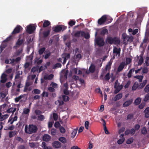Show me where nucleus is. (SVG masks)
<instances>
[{
    "label": "nucleus",
    "instance_id": "e2e57ef3",
    "mask_svg": "<svg viewBox=\"0 0 149 149\" xmlns=\"http://www.w3.org/2000/svg\"><path fill=\"white\" fill-rule=\"evenodd\" d=\"M145 105L146 103L145 102H142L139 105V108L140 109H142L145 107Z\"/></svg>",
    "mask_w": 149,
    "mask_h": 149
},
{
    "label": "nucleus",
    "instance_id": "a19ab883",
    "mask_svg": "<svg viewBox=\"0 0 149 149\" xmlns=\"http://www.w3.org/2000/svg\"><path fill=\"white\" fill-rule=\"evenodd\" d=\"M125 140V138H123L119 139L117 141V143L118 144L120 145L123 143Z\"/></svg>",
    "mask_w": 149,
    "mask_h": 149
},
{
    "label": "nucleus",
    "instance_id": "3c124183",
    "mask_svg": "<svg viewBox=\"0 0 149 149\" xmlns=\"http://www.w3.org/2000/svg\"><path fill=\"white\" fill-rule=\"evenodd\" d=\"M12 36L11 35L9 37H8L6 39L3 41L4 42H8L10 41L12 39Z\"/></svg>",
    "mask_w": 149,
    "mask_h": 149
},
{
    "label": "nucleus",
    "instance_id": "a211bd4d",
    "mask_svg": "<svg viewBox=\"0 0 149 149\" xmlns=\"http://www.w3.org/2000/svg\"><path fill=\"white\" fill-rule=\"evenodd\" d=\"M54 77V75L53 74H51L48 75H44V78L45 80H51Z\"/></svg>",
    "mask_w": 149,
    "mask_h": 149
},
{
    "label": "nucleus",
    "instance_id": "7ed1b4c3",
    "mask_svg": "<svg viewBox=\"0 0 149 149\" xmlns=\"http://www.w3.org/2000/svg\"><path fill=\"white\" fill-rule=\"evenodd\" d=\"M27 34L26 35L25 34H24L23 35H21L23 37L22 38L20 39L19 38L18 40L17 41L15 45L13 47V48L15 49H16L17 47H18L22 45L24 42L25 41V38L28 36Z\"/></svg>",
    "mask_w": 149,
    "mask_h": 149
},
{
    "label": "nucleus",
    "instance_id": "79ce46f5",
    "mask_svg": "<svg viewBox=\"0 0 149 149\" xmlns=\"http://www.w3.org/2000/svg\"><path fill=\"white\" fill-rule=\"evenodd\" d=\"M144 91L145 93H149V84H148L145 87L144 90Z\"/></svg>",
    "mask_w": 149,
    "mask_h": 149
},
{
    "label": "nucleus",
    "instance_id": "20e7f679",
    "mask_svg": "<svg viewBox=\"0 0 149 149\" xmlns=\"http://www.w3.org/2000/svg\"><path fill=\"white\" fill-rule=\"evenodd\" d=\"M96 43L99 47H102L104 45V42L103 39L101 38H98L95 40Z\"/></svg>",
    "mask_w": 149,
    "mask_h": 149
},
{
    "label": "nucleus",
    "instance_id": "4d7b16f0",
    "mask_svg": "<svg viewBox=\"0 0 149 149\" xmlns=\"http://www.w3.org/2000/svg\"><path fill=\"white\" fill-rule=\"evenodd\" d=\"M149 100V93H147L145 96V98L143 99V101L145 102H146Z\"/></svg>",
    "mask_w": 149,
    "mask_h": 149
},
{
    "label": "nucleus",
    "instance_id": "cd10ccee",
    "mask_svg": "<svg viewBox=\"0 0 149 149\" xmlns=\"http://www.w3.org/2000/svg\"><path fill=\"white\" fill-rule=\"evenodd\" d=\"M50 24V22L48 20H45L43 24V27L44 28L46 27L49 25Z\"/></svg>",
    "mask_w": 149,
    "mask_h": 149
},
{
    "label": "nucleus",
    "instance_id": "9d476101",
    "mask_svg": "<svg viewBox=\"0 0 149 149\" xmlns=\"http://www.w3.org/2000/svg\"><path fill=\"white\" fill-rule=\"evenodd\" d=\"M120 53V48H118L116 47H114L113 49V53L114 54V56L116 55V56L118 55L119 56Z\"/></svg>",
    "mask_w": 149,
    "mask_h": 149
},
{
    "label": "nucleus",
    "instance_id": "e433bc0d",
    "mask_svg": "<svg viewBox=\"0 0 149 149\" xmlns=\"http://www.w3.org/2000/svg\"><path fill=\"white\" fill-rule=\"evenodd\" d=\"M50 31L49 30H48L46 31H44L43 33V35L44 37V38L47 37L50 33Z\"/></svg>",
    "mask_w": 149,
    "mask_h": 149
},
{
    "label": "nucleus",
    "instance_id": "6e6552de",
    "mask_svg": "<svg viewBox=\"0 0 149 149\" xmlns=\"http://www.w3.org/2000/svg\"><path fill=\"white\" fill-rule=\"evenodd\" d=\"M22 29V28L20 26L18 25L14 29L13 31L12 32V34H15L19 33L20 30Z\"/></svg>",
    "mask_w": 149,
    "mask_h": 149
},
{
    "label": "nucleus",
    "instance_id": "c03bdc74",
    "mask_svg": "<svg viewBox=\"0 0 149 149\" xmlns=\"http://www.w3.org/2000/svg\"><path fill=\"white\" fill-rule=\"evenodd\" d=\"M75 24V22L73 20H70L68 22V24L70 26H72L73 25H74Z\"/></svg>",
    "mask_w": 149,
    "mask_h": 149
},
{
    "label": "nucleus",
    "instance_id": "09e8293b",
    "mask_svg": "<svg viewBox=\"0 0 149 149\" xmlns=\"http://www.w3.org/2000/svg\"><path fill=\"white\" fill-rule=\"evenodd\" d=\"M44 116L42 115H41L38 116V120L40 121H42L45 119Z\"/></svg>",
    "mask_w": 149,
    "mask_h": 149
},
{
    "label": "nucleus",
    "instance_id": "f03ea898",
    "mask_svg": "<svg viewBox=\"0 0 149 149\" xmlns=\"http://www.w3.org/2000/svg\"><path fill=\"white\" fill-rule=\"evenodd\" d=\"M106 40L108 43L111 44H114L116 45H119L120 43V40L116 37L112 38L111 37H108Z\"/></svg>",
    "mask_w": 149,
    "mask_h": 149
},
{
    "label": "nucleus",
    "instance_id": "f704fd0d",
    "mask_svg": "<svg viewBox=\"0 0 149 149\" xmlns=\"http://www.w3.org/2000/svg\"><path fill=\"white\" fill-rule=\"evenodd\" d=\"M56 104L58 105L59 106H61L63 105L64 102L63 101L61 100H58L55 102Z\"/></svg>",
    "mask_w": 149,
    "mask_h": 149
},
{
    "label": "nucleus",
    "instance_id": "c756f323",
    "mask_svg": "<svg viewBox=\"0 0 149 149\" xmlns=\"http://www.w3.org/2000/svg\"><path fill=\"white\" fill-rule=\"evenodd\" d=\"M8 116L9 115L8 114H6L3 115H1V118H0V121H2L8 118Z\"/></svg>",
    "mask_w": 149,
    "mask_h": 149
},
{
    "label": "nucleus",
    "instance_id": "603ef678",
    "mask_svg": "<svg viewBox=\"0 0 149 149\" xmlns=\"http://www.w3.org/2000/svg\"><path fill=\"white\" fill-rule=\"evenodd\" d=\"M53 116L54 120L56 121L58 118V116L56 113H54L53 114Z\"/></svg>",
    "mask_w": 149,
    "mask_h": 149
},
{
    "label": "nucleus",
    "instance_id": "1a4fd4ad",
    "mask_svg": "<svg viewBox=\"0 0 149 149\" xmlns=\"http://www.w3.org/2000/svg\"><path fill=\"white\" fill-rule=\"evenodd\" d=\"M61 143L59 141H55L52 143V146L56 148H61Z\"/></svg>",
    "mask_w": 149,
    "mask_h": 149
},
{
    "label": "nucleus",
    "instance_id": "4be33fe9",
    "mask_svg": "<svg viewBox=\"0 0 149 149\" xmlns=\"http://www.w3.org/2000/svg\"><path fill=\"white\" fill-rule=\"evenodd\" d=\"M145 116L147 118H149V107H147L144 111Z\"/></svg>",
    "mask_w": 149,
    "mask_h": 149
},
{
    "label": "nucleus",
    "instance_id": "423d86ee",
    "mask_svg": "<svg viewBox=\"0 0 149 149\" xmlns=\"http://www.w3.org/2000/svg\"><path fill=\"white\" fill-rule=\"evenodd\" d=\"M70 56V54L69 53H64L62 54V57L64 59L63 64L65 63L67 60L69 59Z\"/></svg>",
    "mask_w": 149,
    "mask_h": 149
},
{
    "label": "nucleus",
    "instance_id": "2f4dec72",
    "mask_svg": "<svg viewBox=\"0 0 149 149\" xmlns=\"http://www.w3.org/2000/svg\"><path fill=\"white\" fill-rule=\"evenodd\" d=\"M147 80H143V83L140 84V85L139 88L141 89L143 88L146 84L147 82Z\"/></svg>",
    "mask_w": 149,
    "mask_h": 149
},
{
    "label": "nucleus",
    "instance_id": "7c9ffc66",
    "mask_svg": "<svg viewBox=\"0 0 149 149\" xmlns=\"http://www.w3.org/2000/svg\"><path fill=\"white\" fill-rule=\"evenodd\" d=\"M83 31H77L76 33H75L74 34V37L77 38L79 37L80 36V35L81 36V32Z\"/></svg>",
    "mask_w": 149,
    "mask_h": 149
},
{
    "label": "nucleus",
    "instance_id": "39448f33",
    "mask_svg": "<svg viewBox=\"0 0 149 149\" xmlns=\"http://www.w3.org/2000/svg\"><path fill=\"white\" fill-rule=\"evenodd\" d=\"M36 29V27L33 26L29 25L27 26L26 31L30 34H31Z\"/></svg>",
    "mask_w": 149,
    "mask_h": 149
},
{
    "label": "nucleus",
    "instance_id": "0eeeda50",
    "mask_svg": "<svg viewBox=\"0 0 149 149\" xmlns=\"http://www.w3.org/2000/svg\"><path fill=\"white\" fill-rule=\"evenodd\" d=\"M107 19L106 15H103L98 21V23L100 25H101L104 23Z\"/></svg>",
    "mask_w": 149,
    "mask_h": 149
},
{
    "label": "nucleus",
    "instance_id": "774afa93",
    "mask_svg": "<svg viewBox=\"0 0 149 149\" xmlns=\"http://www.w3.org/2000/svg\"><path fill=\"white\" fill-rule=\"evenodd\" d=\"M131 83V81L130 80L128 81L125 85L124 86L125 88H127L128 87Z\"/></svg>",
    "mask_w": 149,
    "mask_h": 149
},
{
    "label": "nucleus",
    "instance_id": "dca6fc26",
    "mask_svg": "<svg viewBox=\"0 0 149 149\" xmlns=\"http://www.w3.org/2000/svg\"><path fill=\"white\" fill-rule=\"evenodd\" d=\"M81 36L84 37L86 39H88L90 38V36L88 32L86 33L84 31H83L81 33Z\"/></svg>",
    "mask_w": 149,
    "mask_h": 149
},
{
    "label": "nucleus",
    "instance_id": "de8ad7c7",
    "mask_svg": "<svg viewBox=\"0 0 149 149\" xmlns=\"http://www.w3.org/2000/svg\"><path fill=\"white\" fill-rule=\"evenodd\" d=\"M62 98L63 100L65 102L68 101L69 100V97L68 96L65 95H63Z\"/></svg>",
    "mask_w": 149,
    "mask_h": 149
},
{
    "label": "nucleus",
    "instance_id": "72a5a7b5",
    "mask_svg": "<svg viewBox=\"0 0 149 149\" xmlns=\"http://www.w3.org/2000/svg\"><path fill=\"white\" fill-rule=\"evenodd\" d=\"M143 77V75H140V76L137 75V76H135L134 77V78H136L139 79V82H141L142 81Z\"/></svg>",
    "mask_w": 149,
    "mask_h": 149
},
{
    "label": "nucleus",
    "instance_id": "49530a36",
    "mask_svg": "<svg viewBox=\"0 0 149 149\" xmlns=\"http://www.w3.org/2000/svg\"><path fill=\"white\" fill-rule=\"evenodd\" d=\"M141 133L144 135L146 134L147 133L146 129L145 127H143L141 130Z\"/></svg>",
    "mask_w": 149,
    "mask_h": 149
},
{
    "label": "nucleus",
    "instance_id": "8fccbe9b",
    "mask_svg": "<svg viewBox=\"0 0 149 149\" xmlns=\"http://www.w3.org/2000/svg\"><path fill=\"white\" fill-rule=\"evenodd\" d=\"M61 66V64L59 63H57L55 64L53 67V69H55L57 68H60Z\"/></svg>",
    "mask_w": 149,
    "mask_h": 149
},
{
    "label": "nucleus",
    "instance_id": "aec40b11",
    "mask_svg": "<svg viewBox=\"0 0 149 149\" xmlns=\"http://www.w3.org/2000/svg\"><path fill=\"white\" fill-rule=\"evenodd\" d=\"M122 94L121 93H119L117 95L113 98V100L116 101L120 99L122 97Z\"/></svg>",
    "mask_w": 149,
    "mask_h": 149
},
{
    "label": "nucleus",
    "instance_id": "c9c22d12",
    "mask_svg": "<svg viewBox=\"0 0 149 149\" xmlns=\"http://www.w3.org/2000/svg\"><path fill=\"white\" fill-rule=\"evenodd\" d=\"M134 141V139L132 137H131L128 139L126 141V143L127 144H130L132 143Z\"/></svg>",
    "mask_w": 149,
    "mask_h": 149
},
{
    "label": "nucleus",
    "instance_id": "37998d69",
    "mask_svg": "<svg viewBox=\"0 0 149 149\" xmlns=\"http://www.w3.org/2000/svg\"><path fill=\"white\" fill-rule=\"evenodd\" d=\"M110 78V76L109 72L107 73L104 77V79L106 81H108Z\"/></svg>",
    "mask_w": 149,
    "mask_h": 149
},
{
    "label": "nucleus",
    "instance_id": "c85d7f7f",
    "mask_svg": "<svg viewBox=\"0 0 149 149\" xmlns=\"http://www.w3.org/2000/svg\"><path fill=\"white\" fill-rule=\"evenodd\" d=\"M141 99L140 97L137 98L134 101V104L135 105H138L141 102Z\"/></svg>",
    "mask_w": 149,
    "mask_h": 149
},
{
    "label": "nucleus",
    "instance_id": "bb28decb",
    "mask_svg": "<svg viewBox=\"0 0 149 149\" xmlns=\"http://www.w3.org/2000/svg\"><path fill=\"white\" fill-rule=\"evenodd\" d=\"M42 147L44 149H52L51 146H47L45 142H43L42 143Z\"/></svg>",
    "mask_w": 149,
    "mask_h": 149
},
{
    "label": "nucleus",
    "instance_id": "f257e3e1",
    "mask_svg": "<svg viewBox=\"0 0 149 149\" xmlns=\"http://www.w3.org/2000/svg\"><path fill=\"white\" fill-rule=\"evenodd\" d=\"M25 131L28 134H32L33 133H36L38 130L37 127L33 125H29V128L28 129L27 125H25Z\"/></svg>",
    "mask_w": 149,
    "mask_h": 149
},
{
    "label": "nucleus",
    "instance_id": "58836bf2",
    "mask_svg": "<svg viewBox=\"0 0 149 149\" xmlns=\"http://www.w3.org/2000/svg\"><path fill=\"white\" fill-rule=\"evenodd\" d=\"M148 39L146 38V37L144 38L143 40V42L141 43L140 45V47H143V45L144 43H146L148 41Z\"/></svg>",
    "mask_w": 149,
    "mask_h": 149
},
{
    "label": "nucleus",
    "instance_id": "a18cd8bd",
    "mask_svg": "<svg viewBox=\"0 0 149 149\" xmlns=\"http://www.w3.org/2000/svg\"><path fill=\"white\" fill-rule=\"evenodd\" d=\"M14 129V126L13 125H11L8 127H6L4 128V130H12Z\"/></svg>",
    "mask_w": 149,
    "mask_h": 149
},
{
    "label": "nucleus",
    "instance_id": "2eb2a0df",
    "mask_svg": "<svg viewBox=\"0 0 149 149\" xmlns=\"http://www.w3.org/2000/svg\"><path fill=\"white\" fill-rule=\"evenodd\" d=\"M51 139V136L47 134H45L42 137V140L45 141H48Z\"/></svg>",
    "mask_w": 149,
    "mask_h": 149
},
{
    "label": "nucleus",
    "instance_id": "13d9d810",
    "mask_svg": "<svg viewBox=\"0 0 149 149\" xmlns=\"http://www.w3.org/2000/svg\"><path fill=\"white\" fill-rule=\"evenodd\" d=\"M56 130L55 129L52 128L51 130V134L52 135H54L56 134Z\"/></svg>",
    "mask_w": 149,
    "mask_h": 149
},
{
    "label": "nucleus",
    "instance_id": "ddd939ff",
    "mask_svg": "<svg viewBox=\"0 0 149 149\" xmlns=\"http://www.w3.org/2000/svg\"><path fill=\"white\" fill-rule=\"evenodd\" d=\"M133 102L132 99L128 100L125 101L123 104V106L124 107H126L129 106Z\"/></svg>",
    "mask_w": 149,
    "mask_h": 149
},
{
    "label": "nucleus",
    "instance_id": "338daca9",
    "mask_svg": "<svg viewBox=\"0 0 149 149\" xmlns=\"http://www.w3.org/2000/svg\"><path fill=\"white\" fill-rule=\"evenodd\" d=\"M145 63L147 66L149 65V57H146Z\"/></svg>",
    "mask_w": 149,
    "mask_h": 149
},
{
    "label": "nucleus",
    "instance_id": "b1692460",
    "mask_svg": "<svg viewBox=\"0 0 149 149\" xmlns=\"http://www.w3.org/2000/svg\"><path fill=\"white\" fill-rule=\"evenodd\" d=\"M58 140L63 143H65L67 142V140L64 137H60L58 138Z\"/></svg>",
    "mask_w": 149,
    "mask_h": 149
},
{
    "label": "nucleus",
    "instance_id": "393cba45",
    "mask_svg": "<svg viewBox=\"0 0 149 149\" xmlns=\"http://www.w3.org/2000/svg\"><path fill=\"white\" fill-rule=\"evenodd\" d=\"M16 131H10L9 133V137L11 138L17 134Z\"/></svg>",
    "mask_w": 149,
    "mask_h": 149
},
{
    "label": "nucleus",
    "instance_id": "69168bd1",
    "mask_svg": "<svg viewBox=\"0 0 149 149\" xmlns=\"http://www.w3.org/2000/svg\"><path fill=\"white\" fill-rule=\"evenodd\" d=\"M108 32V30L107 29H103L101 32V34L102 35H104Z\"/></svg>",
    "mask_w": 149,
    "mask_h": 149
},
{
    "label": "nucleus",
    "instance_id": "f8f14e48",
    "mask_svg": "<svg viewBox=\"0 0 149 149\" xmlns=\"http://www.w3.org/2000/svg\"><path fill=\"white\" fill-rule=\"evenodd\" d=\"M125 65V64L124 62H122L120 63L118 67L117 71L119 72L122 70L123 69Z\"/></svg>",
    "mask_w": 149,
    "mask_h": 149
},
{
    "label": "nucleus",
    "instance_id": "5fc2aeb1",
    "mask_svg": "<svg viewBox=\"0 0 149 149\" xmlns=\"http://www.w3.org/2000/svg\"><path fill=\"white\" fill-rule=\"evenodd\" d=\"M50 85L53 88H57L58 87L57 84L54 82H52L50 84Z\"/></svg>",
    "mask_w": 149,
    "mask_h": 149
},
{
    "label": "nucleus",
    "instance_id": "052dcab7",
    "mask_svg": "<svg viewBox=\"0 0 149 149\" xmlns=\"http://www.w3.org/2000/svg\"><path fill=\"white\" fill-rule=\"evenodd\" d=\"M60 132L64 134L65 132V128L62 126H61L59 128Z\"/></svg>",
    "mask_w": 149,
    "mask_h": 149
},
{
    "label": "nucleus",
    "instance_id": "0e129e2a",
    "mask_svg": "<svg viewBox=\"0 0 149 149\" xmlns=\"http://www.w3.org/2000/svg\"><path fill=\"white\" fill-rule=\"evenodd\" d=\"M30 111V109L29 108H25L24 109L23 113L25 114H26L29 113Z\"/></svg>",
    "mask_w": 149,
    "mask_h": 149
},
{
    "label": "nucleus",
    "instance_id": "bf43d9fd",
    "mask_svg": "<svg viewBox=\"0 0 149 149\" xmlns=\"http://www.w3.org/2000/svg\"><path fill=\"white\" fill-rule=\"evenodd\" d=\"M48 95L49 94L48 92L44 91L42 94V96L43 97H48Z\"/></svg>",
    "mask_w": 149,
    "mask_h": 149
},
{
    "label": "nucleus",
    "instance_id": "680f3d73",
    "mask_svg": "<svg viewBox=\"0 0 149 149\" xmlns=\"http://www.w3.org/2000/svg\"><path fill=\"white\" fill-rule=\"evenodd\" d=\"M22 49L21 48L17 50L16 53L15 54L17 56H19L20 54L22 52Z\"/></svg>",
    "mask_w": 149,
    "mask_h": 149
},
{
    "label": "nucleus",
    "instance_id": "412c9836",
    "mask_svg": "<svg viewBox=\"0 0 149 149\" xmlns=\"http://www.w3.org/2000/svg\"><path fill=\"white\" fill-rule=\"evenodd\" d=\"M63 28L60 26H58L55 27L53 30L56 32H58L62 30Z\"/></svg>",
    "mask_w": 149,
    "mask_h": 149
},
{
    "label": "nucleus",
    "instance_id": "4468645a",
    "mask_svg": "<svg viewBox=\"0 0 149 149\" xmlns=\"http://www.w3.org/2000/svg\"><path fill=\"white\" fill-rule=\"evenodd\" d=\"M7 44L5 42L3 41L0 46V53L1 54L3 52V49L7 47Z\"/></svg>",
    "mask_w": 149,
    "mask_h": 149
},
{
    "label": "nucleus",
    "instance_id": "6ab92c4d",
    "mask_svg": "<svg viewBox=\"0 0 149 149\" xmlns=\"http://www.w3.org/2000/svg\"><path fill=\"white\" fill-rule=\"evenodd\" d=\"M95 65L91 63L89 68V70L90 72L91 73L94 72L95 70Z\"/></svg>",
    "mask_w": 149,
    "mask_h": 149
},
{
    "label": "nucleus",
    "instance_id": "9b49d317",
    "mask_svg": "<svg viewBox=\"0 0 149 149\" xmlns=\"http://www.w3.org/2000/svg\"><path fill=\"white\" fill-rule=\"evenodd\" d=\"M137 58L139 59L138 62V65H141L143 62V54H141L139 56L137 55Z\"/></svg>",
    "mask_w": 149,
    "mask_h": 149
},
{
    "label": "nucleus",
    "instance_id": "6e6d98bb",
    "mask_svg": "<svg viewBox=\"0 0 149 149\" xmlns=\"http://www.w3.org/2000/svg\"><path fill=\"white\" fill-rule=\"evenodd\" d=\"M122 37L124 39V40H128L129 38V37L127 36L125 33H123L122 34Z\"/></svg>",
    "mask_w": 149,
    "mask_h": 149
},
{
    "label": "nucleus",
    "instance_id": "4c0bfd02",
    "mask_svg": "<svg viewBox=\"0 0 149 149\" xmlns=\"http://www.w3.org/2000/svg\"><path fill=\"white\" fill-rule=\"evenodd\" d=\"M111 64L112 63L110 62L108 63L105 68V69L107 71L110 69Z\"/></svg>",
    "mask_w": 149,
    "mask_h": 149
},
{
    "label": "nucleus",
    "instance_id": "864d4df0",
    "mask_svg": "<svg viewBox=\"0 0 149 149\" xmlns=\"http://www.w3.org/2000/svg\"><path fill=\"white\" fill-rule=\"evenodd\" d=\"M138 87V84L134 83L132 87V90L133 91L135 90Z\"/></svg>",
    "mask_w": 149,
    "mask_h": 149
},
{
    "label": "nucleus",
    "instance_id": "5701e85b",
    "mask_svg": "<svg viewBox=\"0 0 149 149\" xmlns=\"http://www.w3.org/2000/svg\"><path fill=\"white\" fill-rule=\"evenodd\" d=\"M78 128H77L76 129H74L72 131L71 134V137L72 138H73L75 136L77 131Z\"/></svg>",
    "mask_w": 149,
    "mask_h": 149
},
{
    "label": "nucleus",
    "instance_id": "a878e982",
    "mask_svg": "<svg viewBox=\"0 0 149 149\" xmlns=\"http://www.w3.org/2000/svg\"><path fill=\"white\" fill-rule=\"evenodd\" d=\"M16 108L11 107L8 109L6 111L8 113H13L16 111Z\"/></svg>",
    "mask_w": 149,
    "mask_h": 149
},
{
    "label": "nucleus",
    "instance_id": "ea45409f",
    "mask_svg": "<svg viewBox=\"0 0 149 149\" xmlns=\"http://www.w3.org/2000/svg\"><path fill=\"white\" fill-rule=\"evenodd\" d=\"M45 50V48L44 47H43L40 49L38 51L39 55H41L43 53Z\"/></svg>",
    "mask_w": 149,
    "mask_h": 149
},
{
    "label": "nucleus",
    "instance_id": "f3484780",
    "mask_svg": "<svg viewBox=\"0 0 149 149\" xmlns=\"http://www.w3.org/2000/svg\"><path fill=\"white\" fill-rule=\"evenodd\" d=\"M101 120L103 122V125L104 126V130L105 133L106 134H108L109 133V132L108 131L107 128L106 126V122L105 120L103 119H102Z\"/></svg>",
    "mask_w": 149,
    "mask_h": 149
},
{
    "label": "nucleus",
    "instance_id": "473e14b6",
    "mask_svg": "<svg viewBox=\"0 0 149 149\" xmlns=\"http://www.w3.org/2000/svg\"><path fill=\"white\" fill-rule=\"evenodd\" d=\"M134 68H132L129 70L127 74V76L129 78H130L131 77L132 73L134 71Z\"/></svg>",
    "mask_w": 149,
    "mask_h": 149
}]
</instances>
